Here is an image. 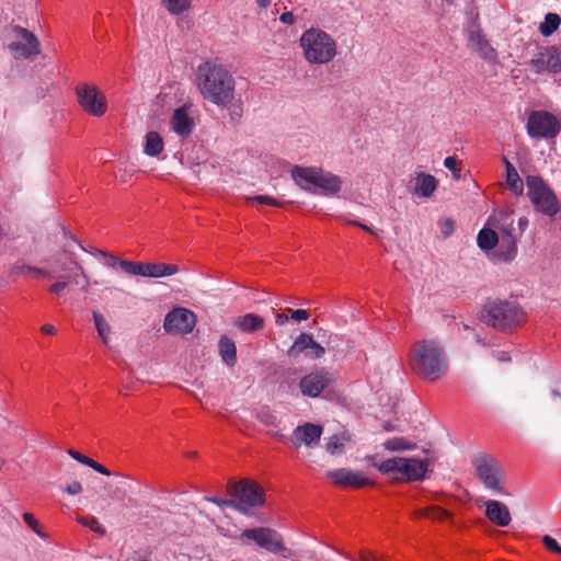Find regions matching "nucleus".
Masks as SVG:
<instances>
[{
    "label": "nucleus",
    "mask_w": 561,
    "mask_h": 561,
    "mask_svg": "<svg viewBox=\"0 0 561 561\" xmlns=\"http://www.w3.org/2000/svg\"><path fill=\"white\" fill-rule=\"evenodd\" d=\"M196 87L203 99L218 107H228L236 96V81L222 65L205 61L196 69Z\"/></svg>",
    "instance_id": "1"
},
{
    "label": "nucleus",
    "mask_w": 561,
    "mask_h": 561,
    "mask_svg": "<svg viewBox=\"0 0 561 561\" xmlns=\"http://www.w3.org/2000/svg\"><path fill=\"white\" fill-rule=\"evenodd\" d=\"M47 263L49 268L38 271V275L56 279L48 288L50 293L60 295L66 288L71 286H80V289L84 293L89 290V276L70 251L64 250L55 253Z\"/></svg>",
    "instance_id": "2"
},
{
    "label": "nucleus",
    "mask_w": 561,
    "mask_h": 561,
    "mask_svg": "<svg viewBox=\"0 0 561 561\" xmlns=\"http://www.w3.org/2000/svg\"><path fill=\"white\" fill-rule=\"evenodd\" d=\"M409 366L423 380L438 381L448 370L444 346L437 340L415 342L409 353Z\"/></svg>",
    "instance_id": "3"
},
{
    "label": "nucleus",
    "mask_w": 561,
    "mask_h": 561,
    "mask_svg": "<svg viewBox=\"0 0 561 561\" xmlns=\"http://www.w3.org/2000/svg\"><path fill=\"white\" fill-rule=\"evenodd\" d=\"M480 318L485 324L505 332L519 327L525 321V312L515 301L493 299L483 305Z\"/></svg>",
    "instance_id": "4"
},
{
    "label": "nucleus",
    "mask_w": 561,
    "mask_h": 561,
    "mask_svg": "<svg viewBox=\"0 0 561 561\" xmlns=\"http://www.w3.org/2000/svg\"><path fill=\"white\" fill-rule=\"evenodd\" d=\"M305 59L312 65H327L337 55L335 39L320 28L306 30L299 39Z\"/></svg>",
    "instance_id": "5"
},
{
    "label": "nucleus",
    "mask_w": 561,
    "mask_h": 561,
    "mask_svg": "<svg viewBox=\"0 0 561 561\" xmlns=\"http://www.w3.org/2000/svg\"><path fill=\"white\" fill-rule=\"evenodd\" d=\"M431 459L414 457H392L381 462H373V466L382 474H398L396 482L423 481L426 478Z\"/></svg>",
    "instance_id": "6"
},
{
    "label": "nucleus",
    "mask_w": 561,
    "mask_h": 561,
    "mask_svg": "<svg viewBox=\"0 0 561 561\" xmlns=\"http://www.w3.org/2000/svg\"><path fill=\"white\" fill-rule=\"evenodd\" d=\"M291 176L297 185L304 191L317 194V190L323 195L337 194L342 188V179L330 172H323L314 167L295 165L291 170Z\"/></svg>",
    "instance_id": "7"
},
{
    "label": "nucleus",
    "mask_w": 561,
    "mask_h": 561,
    "mask_svg": "<svg viewBox=\"0 0 561 561\" xmlns=\"http://www.w3.org/2000/svg\"><path fill=\"white\" fill-rule=\"evenodd\" d=\"M473 466L485 489L496 494L511 495V493L504 491L505 472L494 457L486 454L478 455L473 459Z\"/></svg>",
    "instance_id": "8"
},
{
    "label": "nucleus",
    "mask_w": 561,
    "mask_h": 561,
    "mask_svg": "<svg viewBox=\"0 0 561 561\" xmlns=\"http://www.w3.org/2000/svg\"><path fill=\"white\" fill-rule=\"evenodd\" d=\"M527 195L536 209L547 216H554L560 210V202L553 191L537 175L526 178Z\"/></svg>",
    "instance_id": "9"
},
{
    "label": "nucleus",
    "mask_w": 561,
    "mask_h": 561,
    "mask_svg": "<svg viewBox=\"0 0 561 561\" xmlns=\"http://www.w3.org/2000/svg\"><path fill=\"white\" fill-rule=\"evenodd\" d=\"M527 134L536 139H553L561 130V122L550 112H530L526 124Z\"/></svg>",
    "instance_id": "10"
},
{
    "label": "nucleus",
    "mask_w": 561,
    "mask_h": 561,
    "mask_svg": "<svg viewBox=\"0 0 561 561\" xmlns=\"http://www.w3.org/2000/svg\"><path fill=\"white\" fill-rule=\"evenodd\" d=\"M229 494L241 504L240 513H248L250 507L260 506L264 503V491L254 481L241 480L228 484Z\"/></svg>",
    "instance_id": "11"
},
{
    "label": "nucleus",
    "mask_w": 561,
    "mask_h": 561,
    "mask_svg": "<svg viewBox=\"0 0 561 561\" xmlns=\"http://www.w3.org/2000/svg\"><path fill=\"white\" fill-rule=\"evenodd\" d=\"M119 267L129 275L161 278L172 276L181 271L178 264H168L161 262H134L122 261Z\"/></svg>",
    "instance_id": "12"
},
{
    "label": "nucleus",
    "mask_w": 561,
    "mask_h": 561,
    "mask_svg": "<svg viewBox=\"0 0 561 561\" xmlns=\"http://www.w3.org/2000/svg\"><path fill=\"white\" fill-rule=\"evenodd\" d=\"M10 30L16 39L8 48L15 59H27L41 53V44L34 33L20 25H11Z\"/></svg>",
    "instance_id": "13"
},
{
    "label": "nucleus",
    "mask_w": 561,
    "mask_h": 561,
    "mask_svg": "<svg viewBox=\"0 0 561 561\" xmlns=\"http://www.w3.org/2000/svg\"><path fill=\"white\" fill-rule=\"evenodd\" d=\"M78 102L82 110L88 114L101 117L107 110V101L105 95L93 84H79L76 88Z\"/></svg>",
    "instance_id": "14"
},
{
    "label": "nucleus",
    "mask_w": 561,
    "mask_h": 561,
    "mask_svg": "<svg viewBox=\"0 0 561 561\" xmlns=\"http://www.w3.org/2000/svg\"><path fill=\"white\" fill-rule=\"evenodd\" d=\"M536 75L561 72V49L547 46L540 49L528 62Z\"/></svg>",
    "instance_id": "15"
},
{
    "label": "nucleus",
    "mask_w": 561,
    "mask_h": 561,
    "mask_svg": "<svg viewBox=\"0 0 561 561\" xmlns=\"http://www.w3.org/2000/svg\"><path fill=\"white\" fill-rule=\"evenodd\" d=\"M196 316L193 311L178 307L167 313L163 329L168 333L188 334L196 325Z\"/></svg>",
    "instance_id": "16"
},
{
    "label": "nucleus",
    "mask_w": 561,
    "mask_h": 561,
    "mask_svg": "<svg viewBox=\"0 0 561 561\" xmlns=\"http://www.w3.org/2000/svg\"><path fill=\"white\" fill-rule=\"evenodd\" d=\"M241 536L255 541L257 546L270 552L278 553L286 551L282 536L274 529L267 527L245 529Z\"/></svg>",
    "instance_id": "17"
},
{
    "label": "nucleus",
    "mask_w": 561,
    "mask_h": 561,
    "mask_svg": "<svg viewBox=\"0 0 561 561\" xmlns=\"http://www.w3.org/2000/svg\"><path fill=\"white\" fill-rule=\"evenodd\" d=\"M323 433V427L319 424L307 422L294 428L291 434V442L296 448L302 445L307 448H314L318 446Z\"/></svg>",
    "instance_id": "18"
},
{
    "label": "nucleus",
    "mask_w": 561,
    "mask_h": 561,
    "mask_svg": "<svg viewBox=\"0 0 561 561\" xmlns=\"http://www.w3.org/2000/svg\"><path fill=\"white\" fill-rule=\"evenodd\" d=\"M327 477L336 485L362 488L364 485L374 484L362 472L341 468L327 472Z\"/></svg>",
    "instance_id": "19"
},
{
    "label": "nucleus",
    "mask_w": 561,
    "mask_h": 561,
    "mask_svg": "<svg viewBox=\"0 0 561 561\" xmlns=\"http://www.w3.org/2000/svg\"><path fill=\"white\" fill-rule=\"evenodd\" d=\"M468 46L484 60H494L496 50L492 47L481 28L477 25L467 31Z\"/></svg>",
    "instance_id": "20"
},
{
    "label": "nucleus",
    "mask_w": 561,
    "mask_h": 561,
    "mask_svg": "<svg viewBox=\"0 0 561 561\" xmlns=\"http://www.w3.org/2000/svg\"><path fill=\"white\" fill-rule=\"evenodd\" d=\"M485 506V517L494 525L499 527H506L512 522V516L508 507L497 501V500H488L484 503Z\"/></svg>",
    "instance_id": "21"
},
{
    "label": "nucleus",
    "mask_w": 561,
    "mask_h": 561,
    "mask_svg": "<svg viewBox=\"0 0 561 561\" xmlns=\"http://www.w3.org/2000/svg\"><path fill=\"white\" fill-rule=\"evenodd\" d=\"M171 123L175 134L182 138L188 137L195 127L194 118L190 114V106L183 105L174 110Z\"/></svg>",
    "instance_id": "22"
},
{
    "label": "nucleus",
    "mask_w": 561,
    "mask_h": 561,
    "mask_svg": "<svg viewBox=\"0 0 561 561\" xmlns=\"http://www.w3.org/2000/svg\"><path fill=\"white\" fill-rule=\"evenodd\" d=\"M500 253L499 256L502 261H511L515 257L517 252L516 238L513 236V228L502 229L499 237Z\"/></svg>",
    "instance_id": "23"
},
{
    "label": "nucleus",
    "mask_w": 561,
    "mask_h": 561,
    "mask_svg": "<svg viewBox=\"0 0 561 561\" xmlns=\"http://www.w3.org/2000/svg\"><path fill=\"white\" fill-rule=\"evenodd\" d=\"M264 318L255 313H247L234 319L233 325L245 333L256 332L264 327Z\"/></svg>",
    "instance_id": "24"
},
{
    "label": "nucleus",
    "mask_w": 561,
    "mask_h": 561,
    "mask_svg": "<svg viewBox=\"0 0 561 561\" xmlns=\"http://www.w3.org/2000/svg\"><path fill=\"white\" fill-rule=\"evenodd\" d=\"M218 354L221 360L229 367L237 364V346L232 339L221 335L218 341Z\"/></svg>",
    "instance_id": "25"
},
{
    "label": "nucleus",
    "mask_w": 561,
    "mask_h": 561,
    "mask_svg": "<svg viewBox=\"0 0 561 561\" xmlns=\"http://www.w3.org/2000/svg\"><path fill=\"white\" fill-rule=\"evenodd\" d=\"M336 381L335 375L327 369H318L305 376L300 385L305 386H329Z\"/></svg>",
    "instance_id": "26"
},
{
    "label": "nucleus",
    "mask_w": 561,
    "mask_h": 561,
    "mask_svg": "<svg viewBox=\"0 0 561 561\" xmlns=\"http://www.w3.org/2000/svg\"><path fill=\"white\" fill-rule=\"evenodd\" d=\"M437 187L436 179L426 173H419L416 176V185L414 193L419 196L430 197Z\"/></svg>",
    "instance_id": "27"
},
{
    "label": "nucleus",
    "mask_w": 561,
    "mask_h": 561,
    "mask_svg": "<svg viewBox=\"0 0 561 561\" xmlns=\"http://www.w3.org/2000/svg\"><path fill=\"white\" fill-rule=\"evenodd\" d=\"M504 163L506 168V183L512 192L516 195H522L524 193V183L515 169V167L504 158Z\"/></svg>",
    "instance_id": "28"
},
{
    "label": "nucleus",
    "mask_w": 561,
    "mask_h": 561,
    "mask_svg": "<svg viewBox=\"0 0 561 561\" xmlns=\"http://www.w3.org/2000/svg\"><path fill=\"white\" fill-rule=\"evenodd\" d=\"M313 344V337L312 335L308 333H300L294 341L293 345L288 348L287 355L289 357H296L300 353L307 351L310 348V346Z\"/></svg>",
    "instance_id": "29"
},
{
    "label": "nucleus",
    "mask_w": 561,
    "mask_h": 561,
    "mask_svg": "<svg viewBox=\"0 0 561 561\" xmlns=\"http://www.w3.org/2000/svg\"><path fill=\"white\" fill-rule=\"evenodd\" d=\"M385 449L389 451H405L416 448V444L402 436L391 437L382 443Z\"/></svg>",
    "instance_id": "30"
},
{
    "label": "nucleus",
    "mask_w": 561,
    "mask_h": 561,
    "mask_svg": "<svg viewBox=\"0 0 561 561\" xmlns=\"http://www.w3.org/2000/svg\"><path fill=\"white\" fill-rule=\"evenodd\" d=\"M477 242L482 250H492L499 243V234L489 228L479 231Z\"/></svg>",
    "instance_id": "31"
},
{
    "label": "nucleus",
    "mask_w": 561,
    "mask_h": 561,
    "mask_svg": "<svg viewBox=\"0 0 561 561\" xmlns=\"http://www.w3.org/2000/svg\"><path fill=\"white\" fill-rule=\"evenodd\" d=\"M163 150V140L156 131H149L146 135L145 152L148 156L156 157Z\"/></svg>",
    "instance_id": "32"
},
{
    "label": "nucleus",
    "mask_w": 561,
    "mask_h": 561,
    "mask_svg": "<svg viewBox=\"0 0 561 561\" xmlns=\"http://www.w3.org/2000/svg\"><path fill=\"white\" fill-rule=\"evenodd\" d=\"M92 317H93L95 329L98 331V334H99L100 339L102 340L103 344L107 346L108 345V337H110V334L112 332L111 325L105 320L103 314H101L98 311H93L92 312Z\"/></svg>",
    "instance_id": "33"
},
{
    "label": "nucleus",
    "mask_w": 561,
    "mask_h": 561,
    "mask_svg": "<svg viewBox=\"0 0 561 561\" xmlns=\"http://www.w3.org/2000/svg\"><path fill=\"white\" fill-rule=\"evenodd\" d=\"M561 18L557 13H547L543 22L539 26L542 36L552 35L560 26Z\"/></svg>",
    "instance_id": "34"
},
{
    "label": "nucleus",
    "mask_w": 561,
    "mask_h": 561,
    "mask_svg": "<svg viewBox=\"0 0 561 561\" xmlns=\"http://www.w3.org/2000/svg\"><path fill=\"white\" fill-rule=\"evenodd\" d=\"M167 11L172 15H180L191 8L192 0H161Z\"/></svg>",
    "instance_id": "35"
},
{
    "label": "nucleus",
    "mask_w": 561,
    "mask_h": 561,
    "mask_svg": "<svg viewBox=\"0 0 561 561\" xmlns=\"http://www.w3.org/2000/svg\"><path fill=\"white\" fill-rule=\"evenodd\" d=\"M257 420L265 426L271 428H278L280 421L278 417L270 410L262 409L256 414Z\"/></svg>",
    "instance_id": "36"
},
{
    "label": "nucleus",
    "mask_w": 561,
    "mask_h": 561,
    "mask_svg": "<svg viewBox=\"0 0 561 561\" xmlns=\"http://www.w3.org/2000/svg\"><path fill=\"white\" fill-rule=\"evenodd\" d=\"M344 438L339 435H332L325 444L327 451L332 455H340L343 453Z\"/></svg>",
    "instance_id": "37"
},
{
    "label": "nucleus",
    "mask_w": 561,
    "mask_h": 561,
    "mask_svg": "<svg viewBox=\"0 0 561 561\" xmlns=\"http://www.w3.org/2000/svg\"><path fill=\"white\" fill-rule=\"evenodd\" d=\"M77 522L79 524H81L82 526L90 528L92 531H94L96 534H101V535L105 534L104 526L100 524V522H99V519L96 517H93V516H90V517L80 516V517L77 518Z\"/></svg>",
    "instance_id": "38"
},
{
    "label": "nucleus",
    "mask_w": 561,
    "mask_h": 561,
    "mask_svg": "<svg viewBox=\"0 0 561 561\" xmlns=\"http://www.w3.org/2000/svg\"><path fill=\"white\" fill-rule=\"evenodd\" d=\"M247 201L256 203V204L268 205V206H273V207H283V205H284V202L279 201L275 197L268 196V195L250 196V197H247Z\"/></svg>",
    "instance_id": "39"
},
{
    "label": "nucleus",
    "mask_w": 561,
    "mask_h": 561,
    "mask_svg": "<svg viewBox=\"0 0 561 561\" xmlns=\"http://www.w3.org/2000/svg\"><path fill=\"white\" fill-rule=\"evenodd\" d=\"M23 520L32 528V530L41 538L46 539L47 535L42 530L39 522L32 513H24Z\"/></svg>",
    "instance_id": "40"
},
{
    "label": "nucleus",
    "mask_w": 561,
    "mask_h": 561,
    "mask_svg": "<svg viewBox=\"0 0 561 561\" xmlns=\"http://www.w3.org/2000/svg\"><path fill=\"white\" fill-rule=\"evenodd\" d=\"M322 398L332 401L336 404H340L342 407H350V403L347 402L346 398L340 394L334 388H331V390H324Z\"/></svg>",
    "instance_id": "41"
},
{
    "label": "nucleus",
    "mask_w": 561,
    "mask_h": 561,
    "mask_svg": "<svg viewBox=\"0 0 561 561\" xmlns=\"http://www.w3.org/2000/svg\"><path fill=\"white\" fill-rule=\"evenodd\" d=\"M38 271H45V270L44 268L34 267V266H30V265H26V264H15L10 270V274L11 275H27L30 273H34V274L38 275Z\"/></svg>",
    "instance_id": "42"
},
{
    "label": "nucleus",
    "mask_w": 561,
    "mask_h": 561,
    "mask_svg": "<svg viewBox=\"0 0 561 561\" xmlns=\"http://www.w3.org/2000/svg\"><path fill=\"white\" fill-rule=\"evenodd\" d=\"M444 167L451 171L454 180L459 181L461 179V170L458 168L456 157L449 156L445 158Z\"/></svg>",
    "instance_id": "43"
},
{
    "label": "nucleus",
    "mask_w": 561,
    "mask_h": 561,
    "mask_svg": "<svg viewBox=\"0 0 561 561\" xmlns=\"http://www.w3.org/2000/svg\"><path fill=\"white\" fill-rule=\"evenodd\" d=\"M206 501L208 502H211L218 506H227V507H231L233 510H240L241 507V504L239 502H237L234 499H220V497H211V496H207L205 497Z\"/></svg>",
    "instance_id": "44"
},
{
    "label": "nucleus",
    "mask_w": 561,
    "mask_h": 561,
    "mask_svg": "<svg viewBox=\"0 0 561 561\" xmlns=\"http://www.w3.org/2000/svg\"><path fill=\"white\" fill-rule=\"evenodd\" d=\"M542 543L545 545V547L556 553V554H561V546L559 545V542L552 538L551 536L549 535H545L542 537Z\"/></svg>",
    "instance_id": "45"
},
{
    "label": "nucleus",
    "mask_w": 561,
    "mask_h": 561,
    "mask_svg": "<svg viewBox=\"0 0 561 561\" xmlns=\"http://www.w3.org/2000/svg\"><path fill=\"white\" fill-rule=\"evenodd\" d=\"M304 397L318 398L323 396L324 390H331V388H300Z\"/></svg>",
    "instance_id": "46"
},
{
    "label": "nucleus",
    "mask_w": 561,
    "mask_h": 561,
    "mask_svg": "<svg viewBox=\"0 0 561 561\" xmlns=\"http://www.w3.org/2000/svg\"><path fill=\"white\" fill-rule=\"evenodd\" d=\"M67 454L73 458L75 460H77L78 462L82 463V465H85V466H89L90 461L92 458L79 453L78 450H75L72 448L68 449L67 450Z\"/></svg>",
    "instance_id": "47"
},
{
    "label": "nucleus",
    "mask_w": 561,
    "mask_h": 561,
    "mask_svg": "<svg viewBox=\"0 0 561 561\" xmlns=\"http://www.w3.org/2000/svg\"><path fill=\"white\" fill-rule=\"evenodd\" d=\"M309 350H310V353H309L310 357L314 358V359L321 358L325 353V348L322 345H320L318 342H316L314 340H313V344L310 346Z\"/></svg>",
    "instance_id": "48"
},
{
    "label": "nucleus",
    "mask_w": 561,
    "mask_h": 561,
    "mask_svg": "<svg viewBox=\"0 0 561 561\" xmlns=\"http://www.w3.org/2000/svg\"><path fill=\"white\" fill-rule=\"evenodd\" d=\"M100 254L104 256V264L108 267L115 268L117 265L119 266V262L123 260L117 259L115 255L106 253L104 251H100Z\"/></svg>",
    "instance_id": "49"
},
{
    "label": "nucleus",
    "mask_w": 561,
    "mask_h": 561,
    "mask_svg": "<svg viewBox=\"0 0 561 561\" xmlns=\"http://www.w3.org/2000/svg\"><path fill=\"white\" fill-rule=\"evenodd\" d=\"M428 512H430L428 518H432V519H444V518L448 517V513L445 510L437 507V506L430 507Z\"/></svg>",
    "instance_id": "50"
},
{
    "label": "nucleus",
    "mask_w": 561,
    "mask_h": 561,
    "mask_svg": "<svg viewBox=\"0 0 561 561\" xmlns=\"http://www.w3.org/2000/svg\"><path fill=\"white\" fill-rule=\"evenodd\" d=\"M290 318L296 321H302L308 320L310 318V313L306 309H297V310H290Z\"/></svg>",
    "instance_id": "51"
},
{
    "label": "nucleus",
    "mask_w": 561,
    "mask_h": 561,
    "mask_svg": "<svg viewBox=\"0 0 561 561\" xmlns=\"http://www.w3.org/2000/svg\"><path fill=\"white\" fill-rule=\"evenodd\" d=\"M90 468H92L94 471L103 474V476H111L112 472L106 468L104 467L103 465L99 463L98 461L91 459L89 466Z\"/></svg>",
    "instance_id": "52"
},
{
    "label": "nucleus",
    "mask_w": 561,
    "mask_h": 561,
    "mask_svg": "<svg viewBox=\"0 0 561 561\" xmlns=\"http://www.w3.org/2000/svg\"><path fill=\"white\" fill-rule=\"evenodd\" d=\"M65 491L69 495H77L82 492V484L79 481H72L66 486Z\"/></svg>",
    "instance_id": "53"
},
{
    "label": "nucleus",
    "mask_w": 561,
    "mask_h": 561,
    "mask_svg": "<svg viewBox=\"0 0 561 561\" xmlns=\"http://www.w3.org/2000/svg\"><path fill=\"white\" fill-rule=\"evenodd\" d=\"M455 229L454 221L451 219H446L443 224V230L442 232L445 234V237H448L453 233Z\"/></svg>",
    "instance_id": "54"
},
{
    "label": "nucleus",
    "mask_w": 561,
    "mask_h": 561,
    "mask_svg": "<svg viewBox=\"0 0 561 561\" xmlns=\"http://www.w3.org/2000/svg\"><path fill=\"white\" fill-rule=\"evenodd\" d=\"M279 20L285 24H293L295 22V15L291 12H285L280 15Z\"/></svg>",
    "instance_id": "55"
},
{
    "label": "nucleus",
    "mask_w": 561,
    "mask_h": 561,
    "mask_svg": "<svg viewBox=\"0 0 561 561\" xmlns=\"http://www.w3.org/2000/svg\"><path fill=\"white\" fill-rule=\"evenodd\" d=\"M494 356L500 362H510L511 360V357L508 356V354L503 351H496L494 353Z\"/></svg>",
    "instance_id": "56"
},
{
    "label": "nucleus",
    "mask_w": 561,
    "mask_h": 561,
    "mask_svg": "<svg viewBox=\"0 0 561 561\" xmlns=\"http://www.w3.org/2000/svg\"><path fill=\"white\" fill-rule=\"evenodd\" d=\"M275 320L278 325H284L288 321V317L285 313H276Z\"/></svg>",
    "instance_id": "57"
},
{
    "label": "nucleus",
    "mask_w": 561,
    "mask_h": 561,
    "mask_svg": "<svg viewBox=\"0 0 561 561\" xmlns=\"http://www.w3.org/2000/svg\"><path fill=\"white\" fill-rule=\"evenodd\" d=\"M430 508H421L414 512L415 517H428L430 516Z\"/></svg>",
    "instance_id": "58"
},
{
    "label": "nucleus",
    "mask_w": 561,
    "mask_h": 561,
    "mask_svg": "<svg viewBox=\"0 0 561 561\" xmlns=\"http://www.w3.org/2000/svg\"><path fill=\"white\" fill-rule=\"evenodd\" d=\"M55 327L51 324H44L42 327V332L45 334H54L55 333Z\"/></svg>",
    "instance_id": "59"
},
{
    "label": "nucleus",
    "mask_w": 561,
    "mask_h": 561,
    "mask_svg": "<svg viewBox=\"0 0 561 561\" xmlns=\"http://www.w3.org/2000/svg\"><path fill=\"white\" fill-rule=\"evenodd\" d=\"M260 8L266 9L271 5V0H256Z\"/></svg>",
    "instance_id": "60"
},
{
    "label": "nucleus",
    "mask_w": 561,
    "mask_h": 561,
    "mask_svg": "<svg viewBox=\"0 0 561 561\" xmlns=\"http://www.w3.org/2000/svg\"><path fill=\"white\" fill-rule=\"evenodd\" d=\"M359 228H362L365 231H368L371 234H375V231L371 228H369L367 225L363 224V222L359 224Z\"/></svg>",
    "instance_id": "61"
},
{
    "label": "nucleus",
    "mask_w": 561,
    "mask_h": 561,
    "mask_svg": "<svg viewBox=\"0 0 561 561\" xmlns=\"http://www.w3.org/2000/svg\"><path fill=\"white\" fill-rule=\"evenodd\" d=\"M345 222L347 225H352V226H355V227H359V224H360V221L348 219V218H345Z\"/></svg>",
    "instance_id": "62"
},
{
    "label": "nucleus",
    "mask_w": 561,
    "mask_h": 561,
    "mask_svg": "<svg viewBox=\"0 0 561 561\" xmlns=\"http://www.w3.org/2000/svg\"><path fill=\"white\" fill-rule=\"evenodd\" d=\"M345 222L347 225H352V226H355V227H359V224H360V221L348 219V218H345Z\"/></svg>",
    "instance_id": "63"
},
{
    "label": "nucleus",
    "mask_w": 561,
    "mask_h": 561,
    "mask_svg": "<svg viewBox=\"0 0 561 561\" xmlns=\"http://www.w3.org/2000/svg\"><path fill=\"white\" fill-rule=\"evenodd\" d=\"M362 561H378V560L375 557H366V556H364L362 558Z\"/></svg>",
    "instance_id": "64"
}]
</instances>
